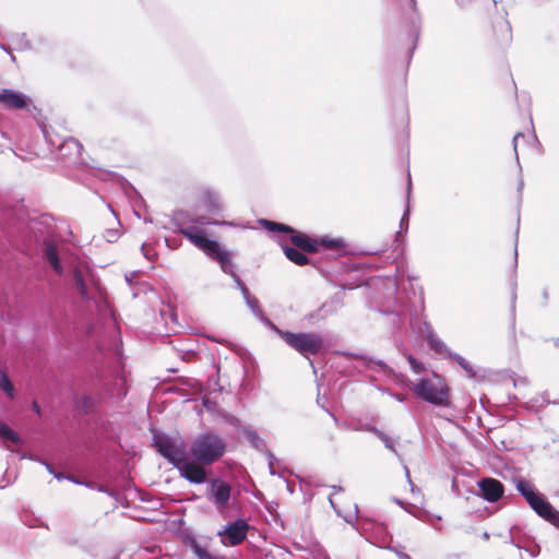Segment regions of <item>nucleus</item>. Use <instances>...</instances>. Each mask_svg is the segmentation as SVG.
<instances>
[{"label": "nucleus", "instance_id": "nucleus-16", "mask_svg": "<svg viewBox=\"0 0 559 559\" xmlns=\"http://www.w3.org/2000/svg\"><path fill=\"white\" fill-rule=\"evenodd\" d=\"M411 3H412V8L414 10L415 16L412 17L411 27H409V38L412 41V46L409 49L408 61L411 60L413 52L415 51V49L417 47L419 35H420V17L416 11V0H411Z\"/></svg>", "mask_w": 559, "mask_h": 559}, {"label": "nucleus", "instance_id": "nucleus-35", "mask_svg": "<svg viewBox=\"0 0 559 559\" xmlns=\"http://www.w3.org/2000/svg\"><path fill=\"white\" fill-rule=\"evenodd\" d=\"M411 369L414 373L419 374L425 371V366L421 361L417 360L412 354L407 355Z\"/></svg>", "mask_w": 559, "mask_h": 559}, {"label": "nucleus", "instance_id": "nucleus-31", "mask_svg": "<svg viewBox=\"0 0 559 559\" xmlns=\"http://www.w3.org/2000/svg\"><path fill=\"white\" fill-rule=\"evenodd\" d=\"M207 225L222 226V225H231V223L226 222V221L218 222V221L212 219L211 217H209L206 215H195L194 214V226L199 227V226H207Z\"/></svg>", "mask_w": 559, "mask_h": 559}, {"label": "nucleus", "instance_id": "nucleus-32", "mask_svg": "<svg viewBox=\"0 0 559 559\" xmlns=\"http://www.w3.org/2000/svg\"><path fill=\"white\" fill-rule=\"evenodd\" d=\"M192 552L195 555L198 559H225L224 557H214L212 556L206 548L202 547L199 543L193 542L191 544Z\"/></svg>", "mask_w": 559, "mask_h": 559}, {"label": "nucleus", "instance_id": "nucleus-41", "mask_svg": "<svg viewBox=\"0 0 559 559\" xmlns=\"http://www.w3.org/2000/svg\"><path fill=\"white\" fill-rule=\"evenodd\" d=\"M364 430L373 433L377 438H379L380 435H382L383 432L382 430H380L379 428L371 424L365 425Z\"/></svg>", "mask_w": 559, "mask_h": 559}, {"label": "nucleus", "instance_id": "nucleus-61", "mask_svg": "<svg viewBox=\"0 0 559 559\" xmlns=\"http://www.w3.org/2000/svg\"><path fill=\"white\" fill-rule=\"evenodd\" d=\"M0 48L10 53L9 48L7 46L0 44Z\"/></svg>", "mask_w": 559, "mask_h": 559}, {"label": "nucleus", "instance_id": "nucleus-4", "mask_svg": "<svg viewBox=\"0 0 559 559\" xmlns=\"http://www.w3.org/2000/svg\"><path fill=\"white\" fill-rule=\"evenodd\" d=\"M180 234L211 259L217 261L222 271H230V252L217 240L210 239L204 229L197 226L186 227Z\"/></svg>", "mask_w": 559, "mask_h": 559}, {"label": "nucleus", "instance_id": "nucleus-30", "mask_svg": "<svg viewBox=\"0 0 559 559\" xmlns=\"http://www.w3.org/2000/svg\"><path fill=\"white\" fill-rule=\"evenodd\" d=\"M0 390H2L9 399L14 397V385L5 371L0 369Z\"/></svg>", "mask_w": 559, "mask_h": 559}, {"label": "nucleus", "instance_id": "nucleus-6", "mask_svg": "<svg viewBox=\"0 0 559 559\" xmlns=\"http://www.w3.org/2000/svg\"><path fill=\"white\" fill-rule=\"evenodd\" d=\"M152 445L173 466L186 455L185 450L177 444L175 439L164 432H153Z\"/></svg>", "mask_w": 559, "mask_h": 559}, {"label": "nucleus", "instance_id": "nucleus-36", "mask_svg": "<svg viewBox=\"0 0 559 559\" xmlns=\"http://www.w3.org/2000/svg\"><path fill=\"white\" fill-rule=\"evenodd\" d=\"M63 148H73L75 150V154L79 155L81 153L82 145L78 140L69 138L63 142L61 150Z\"/></svg>", "mask_w": 559, "mask_h": 559}, {"label": "nucleus", "instance_id": "nucleus-34", "mask_svg": "<svg viewBox=\"0 0 559 559\" xmlns=\"http://www.w3.org/2000/svg\"><path fill=\"white\" fill-rule=\"evenodd\" d=\"M408 215H409V209L407 206L403 213L401 221H400V230L396 233V240L399 239L400 236L405 235L407 233L408 223H409Z\"/></svg>", "mask_w": 559, "mask_h": 559}, {"label": "nucleus", "instance_id": "nucleus-56", "mask_svg": "<svg viewBox=\"0 0 559 559\" xmlns=\"http://www.w3.org/2000/svg\"><path fill=\"white\" fill-rule=\"evenodd\" d=\"M404 469H405V474H406V477H407L408 483H409L411 485H413V483H412V480H411V477H409V471H408V467H407V466H405V467H404Z\"/></svg>", "mask_w": 559, "mask_h": 559}, {"label": "nucleus", "instance_id": "nucleus-45", "mask_svg": "<svg viewBox=\"0 0 559 559\" xmlns=\"http://www.w3.org/2000/svg\"><path fill=\"white\" fill-rule=\"evenodd\" d=\"M263 453H264V454L266 455V457H267V464H269V465H274V464H275V462L277 461V459L275 457V455H274L270 450H267V449H266Z\"/></svg>", "mask_w": 559, "mask_h": 559}, {"label": "nucleus", "instance_id": "nucleus-57", "mask_svg": "<svg viewBox=\"0 0 559 559\" xmlns=\"http://www.w3.org/2000/svg\"><path fill=\"white\" fill-rule=\"evenodd\" d=\"M331 488L333 489V491H343L344 490V488L342 486H336V485H333Z\"/></svg>", "mask_w": 559, "mask_h": 559}, {"label": "nucleus", "instance_id": "nucleus-3", "mask_svg": "<svg viewBox=\"0 0 559 559\" xmlns=\"http://www.w3.org/2000/svg\"><path fill=\"white\" fill-rule=\"evenodd\" d=\"M272 330L292 348L309 360L310 366L316 372V368L310 356L319 354L323 346V337L318 333L310 332H290L282 330L272 324Z\"/></svg>", "mask_w": 559, "mask_h": 559}, {"label": "nucleus", "instance_id": "nucleus-11", "mask_svg": "<svg viewBox=\"0 0 559 559\" xmlns=\"http://www.w3.org/2000/svg\"><path fill=\"white\" fill-rule=\"evenodd\" d=\"M31 103V98L22 92L12 88L0 90V105L5 109H25Z\"/></svg>", "mask_w": 559, "mask_h": 559}, {"label": "nucleus", "instance_id": "nucleus-26", "mask_svg": "<svg viewBox=\"0 0 559 559\" xmlns=\"http://www.w3.org/2000/svg\"><path fill=\"white\" fill-rule=\"evenodd\" d=\"M428 345L437 354H443L447 357H449V352H452L442 340H440L433 334H430L428 336Z\"/></svg>", "mask_w": 559, "mask_h": 559}, {"label": "nucleus", "instance_id": "nucleus-20", "mask_svg": "<svg viewBox=\"0 0 559 559\" xmlns=\"http://www.w3.org/2000/svg\"><path fill=\"white\" fill-rule=\"evenodd\" d=\"M380 312L386 316L393 317V323H396L404 317L407 312L406 305L404 302L399 301L394 298L392 306H388L386 308H380Z\"/></svg>", "mask_w": 559, "mask_h": 559}, {"label": "nucleus", "instance_id": "nucleus-23", "mask_svg": "<svg viewBox=\"0 0 559 559\" xmlns=\"http://www.w3.org/2000/svg\"><path fill=\"white\" fill-rule=\"evenodd\" d=\"M246 305L249 307L253 316H255L261 322L269 324L272 328L273 322H271L264 314L263 310L260 307L259 300L252 296L245 300Z\"/></svg>", "mask_w": 559, "mask_h": 559}, {"label": "nucleus", "instance_id": "nucleus-18", "mask_svg": "<svg viewBox=\"0 0 559 559\" xmlns=\"http://www.w3.org/2000/svg\"><path fill=\"white\" fill-rule=\"evenodd\" d=\"M281 247L283 249L285 257L290 262H293L297 265H300V266L307 265L309 263V259L306 255L304 250L296 248V247H292L287 243H282Z\"/></svg>", "mask_w": 559, "mask_h": 559}, {"label": "nucleus", "instance_id": "nucleus-62", "mask_svg": "<svg viewBox=\"0 0 559 559\" xmlns=\"http://www.w3.org/2000/svg\"><path fill=\"white\" fill-rule=\"evenodd\" d=\"M329 501H330V503H331L332 508H333L334 510H336V508H335V506H334V502H333V500H332V497H331V496L329 497Z\"/></svg>", "mask_w": 559, "mask_h": 559}, {"label": "nucleus", "instance_id": "nucleus-43", "mask_svg": "<svg viewBox=\"0 0 559 559\" xmlns=\"http://www.w3.org/2000/svg\"><path fill=\"white\" fill-rule=\"evenodd\" d=\"M16 37L19 38L17 45L20 49L29 48V43L25 39L26 35L24 33L16 35Z\"/></svg>", "mask_w": 559, "mask_h": 559}, {"label": "nucleus", "instance_id": "nucleus-48", "mask_svg": "<svg viewBox=\"0 0 559 559\" xmlns=\"http://www.w3.org/2000/svg\"><path fill=\"white\" fill-rule=\"evenodd\" d=\"M240 292H241V295L243 297V300H247V298L252 297V295L250 294L249 288L247 286L241 287Z\"/></svg>", "mask_w": 559, "mask_h": 559}, {"label": "nucleus", "instance_id": "nucleus-14", "mask_svg": "<svg viewBox=\"0 0 559 559\" xmlns=\"http://www.w3.org/2000/svg\"><path fill=\"white\" fill-rule=\"evenodd\" d=\"M289 239L294 247L304 250L305 252L314 253L318 252V240L311 238L305 233L297 231L293 228V231L288 233Z\"/></svg>", "mask_w": 559, "mask_h": 559}, {"label": "nucleus", "instance_id": "nucleus-8", "mask_svg": "<svg viewBox=\"0 0 559 559\" xmlns=\"http://www.w3.org/2000/svg\"><path fill=\"white\" fill-rule=\"evenodd\" d=\"M231 496V486L221 477L212 478L206 490V498L216 510L222 511L227 508Z\"/></svg>", "mask_w": 559, "mask_h": 559}, {"label": "nucleus", "instance_id": "nucleus-5", "mask_svg": "<svg viewBox=\"0 0 559 559\" xmlns=\"http://www.w3.org/2000/svg\"><path fill=\"white\" fill-rule=\"evenodd\" d=\"M414 394L435 406H450V389L447 384L438 388L429 379L420 378L416 384L412 386Z\"/></svg>", "mask_w": 559, "mask_h": 559}, {"label": "nucleus", "instance_id": "nucleus-19", "mask_svg": "<svg viewBox=\"0 0 559 559\" xmlns=\"http://www.w3.org/2000/svg\"><path fill=\"white\" fill-rule=\"evenodd\" d=\"M173 222L175 226L178 228V231L181 233V229L186 227H195L194 226V214H191L186 210H177L173 214Z\"/></svg>", "mask_w": 559, "mask_h": 559}, {"label": "nucleus", "instance_id": "nucleus-33", "mask_svg": "<svg viewBox=\"0 0 559 559\" xmlns=\"http://www.w3.org/2000/svg\"><path fill=\"white\" fill-rule=\"evenodd\" d=\"M379 440H381L384 444V447L390 450L391 452H393L396 456H400L397 450H396V441L391 438L390 436H388L385 432H382V435H380V437L378 438Z\"/></svg>", "mask_w": 559, "mask_h": 559}, {"label": "nucleus", "instance_id": "nucleus-25", "mask_svg": "<svg viewBox=\"0 0 559 559\" xmlns=\"http://www.w3.org/2000/svg\"><path fill=\"white\" fill-rule=\"evenodd\" d=\"M448 358H450L453 361H455L466 372L468 378H475L476 377V371H475L474 367L463 356H461V355H459V354H456L454 352H449V357Z\"/></svg>", "mask_w": 559, "mask_h": 559}, {"label": "nucleus", "instance_id": "nucleus-53", "mask_svg": "<svg viewBox=\"0 0 559 559\" xmlns=\"http://www.w3.org/2000/svg\"><path fill=\"white\" fill-rule=\"evenodd\" d=\"M67 477H69V475L64 474V473H57L55 474V478L58 479V480H61V479H67Z\"/></svg>", "mask_w": 559, "mask_h": 559}, {"label": "nucleus", "instance_id": "nucleus-24", "mask_svg": "<svg viewBox=\"0 0 559 559\" xmlns=\"http://www.w3.org/2000/svg\"><path fill=\"white\" fill-rule=\"evenodd\" d=\"M76 404L78 408L85 415L93 414L97 408V401L87 394L81 396Z\"/></svg>", "mask_w": 559, "mask_h": 559}, {"label": "nucleus", "instance_id": "nucleus-55", "mask_svg": "<svg viewBox=\"0 0 559 559\" xmlns=\"http://www.w3.org/2000/svg\"><path fill=\"white\" fill-rule=\"evenodd\" d=\"M355 287H356V286H355V285H353V284H343V285H342V288H343V289H354Z\"/></svg>", "mask_w": 559, "mask_h": 559}, {"label": "nucleus", "instance_id": "nucleus-42", "mask_svg": "<svg viewBox=\"0 0 559 559\" xmlns=\"http://www.w3.org/2000/svg\"><path fill=\"white\" fill-rule=\"evenodd\" d=\"M520 138H524V134L522 132H516L513 136V148H514L515 158H516L518 163H519L518 141Z\"/></svg>", "mask_w": 559, "mask_h": 559}, {"label": "nucleus", "instance_id": "nucleus-60", "mask_svg": "<svg viewBox=\"0 0 559 559\" xmlns=\"http://www.w3.org/2000/svg\"><path fill=\"white\" fill-rule=\"evenodd\" d=\"M411 187H412L411 175L408 174V185H407L408 192L411 191Z\"/></svg>", "mask_w": 559, "mask_h": 559}, {"label": "nucleus", "instance_id": "nucleus-40", "mask_svg": "<svg viewBox=\"0 0 559 559\" xmlns=\"http://www.w3.org/2000/svg\"><path fill=\"white\" fill-rule=\"evenodd\" d=\"M141 251L143 255L150 261H152L156 257L155 251L153 249H150L146 243H142Z\"/></svg>", "mask_w": 559, "mask_h": 559}, {"label": "nucleus", "instance_id": "nucleus-12", "mask_svg": "<svg viewBox=\"0 0 559 559\" xmlns=\"http://www.w3.org/2000/svg\"><path fill=\"white\" fill-rule=\"evenodd\" d=\"M345 356H350L354 358H358L364 360L365 367L371 370H374L383 376H395L399 380H404L405 376L397 374L393 368H391L385 361L381 359H376L373 357L362 355V354H354V353H343Z\"/></svg>", "mask_w": 559, "mask_h": 559}, {"label": "nucleus", "instance_id": "nucleus-63", "mask_svg": "<svg viewBox=\"0 0 559 559\" xmlns=\"http://www.w3.org/2000/svg\"><path fill=\"white\" fill-rule=\"evenodd\" d=\"M554 345H555V347H559V338L554 340Z\"/></svg>", "mask_w": 559, "mask_h": 559}, {"label": "nucleus", "instance_id": "nucleus-10", "mask_svg": "<svg viewBox=\"0 0 559 559\" xmlns=\"http://www.w3.org/2000/svg\"><path fill=\"white\" fill-rule=\"evenodd\" d=\"M478 496L488 502H497L504 493L503 484L492 477L481 478L477 481Z\"/></svg>", "mask_w": 559, "mask_h": 559}, {"label": "nucleus", "instance_id": "nucleus-52", "mask_svg": "<svg viewBox=\"0 0 559 559\" xmlns=\"http://www.w3.org/2000/svg\"><path fill=\"white\" fill-rule=\"evenodd\" d=\"M395 554L400 559H412L411 556L407 555L406 552L395 550Z\"/></svg>", "mask_w": 559, "mask_h": 559}, {"label": "nucleus", "instance_id": "nucleus-38", "mask_svg": "<svg viewBox=\"0 0 559 559\" xmlns=\"http://www.w3.org/2000/svg\"><path fill=\"white\" fill-rule=\"evenodd\" d=\"M230 271H223L224 273L226 274H229L233 280L235 281L237 287L239 288V290H241V287H245L246 284L241 281V278L236 274L235 270H234V264H233V261L230 260V266H229Z\"/></svg>", "mask_w": 559, "mask_h": 559}, {"label": "nucleus", "instance_id": "nucleus-1", "mask_svg": "<svg viewBox=\"0 0 559 559\" xmlns=\"http://www.w3.org/2000/svg\"><path fill=\"white\" fill-rule=\"evenodd\" d=\"M513 483L530 508L543 520L559 530V511L554 508L546 496L523 477L513 478Z\"/></svg>", "mask_w": 559, "mask_h": 559}, {"label": "nucleus", "instance_id": "nucleus-2", "mask_svg": "<svg viewBox=\"0 0 559 559\" xmlns=\"http://www.w3.org/2000/svg\"><path fill=\"white\" fill-rule=\"evenodd\" d=\"M226 452L225 440L215 431L207 430L197 436L190 445L191 457L200 465H212Z\"/></svg>", "mask_w": 559, "mask_h": 559}, {"label": "nucleus", "instance_id": "nucleus-21", "mask_svg": "<svg viewBox=\"0 0 559 559\" xmlns=\"http://www.w3.org/2000/svg\"><path fill=\"white\" fill-rule=\"evenodd\" d=\"M73 280H74L75 288H76L78 293L80 294V296L83 299L88 300L91 298L88 295V287H87V284H86V281H85V277H84L82 271L78 267H75L73 271Z\"/></svg>", "mask_w": 559, "mask_h": 559}, {"label": "nucleus", "instance_id": "nucleus-46", "mask_svg": "<svg viewBox=\"0 0 559 559\" xmlns=\"http://www.w3.org/2000/svg\"><path fill=\"white\" fill-rule=\"evenodd\" d=\"M516 284L514 283L512 295H511V311L514 314L515 312V301H516V290H515Z\"/></svg>", "mask_w": 559, "mask_h": 559}, {"label": "nucleus", "instance_id": "nucleus-37", "mask_svg": "<svg viewBox=\"0 0 559 559\" xmlns=\"http://www.w3.org/2000/svg\"><path fill=\"white\" fill-rule=\"evenodd\" d=\"M230 271H223L224 273L226 274H229L233 280L235 281L237 287L239 288V290H241V287H245L246 284L241 281V278L236 274L235 270H234V264H233V261L230 260V266H229Z\"/></svg>", "mask_w": 559, "mask_h": 559}, {"label": "nucleus", "instance_id": "nucleus-54", "mask_svg": "<svg viewBox=\"0 0 559 559\" xmlns=\"http://www.w3.org/2000/svg\"><path fill=\"white\" fill-rule=\"evenodd\" d=\"M136 274H138L136 272H132L130 275H126V281H127L128 283H131V282H132V278H133L134 276H136Z\"/></svg>", "mask_w": 559, "mask_h": 559}, {"label": "nucleus", "instance_id": "nucleus-15", "mask_svg": "<svg viewBox=\"0 0 559 559\" xmlns=\"http://www.w3.org/2000/svg\"><path fill=\"white\" fill-rule=\"evenodd\" d=\"M44 257L49 262V264L51 265L52 270L58 275H61L62 272H63V267H62V264H61V261H60V257H59V252H58V247H57V245L53 241L48 240V239H46L44 241Z\"/></svg>", "mask_w": 559, "mask_h": 559}, {"label": "nucleus", "instance_id": "nucleus-44", "mask_svg": "<svg viewBox=\"0 0 559 559\" xmlns=\"http://www.w3.org/2000/svg\"><path fill=\"white\" fill-rule=\"evenodd\" d=\"M477 0H455V3L461 9H466L474 4Z\"/></svg>", "mask_w": 559, "mask_h": 559}, {"label": "nucleus", "instance_id": "nucleus-28", "mask_svg": "<svg viewBox=\"0 0 559 559\" xmlns=\"http://www.w3.org/2000/svg\"><path fill=\"white\" fill-rule=\"evenodd\" d=\"M260 223L262 226L269 230V231H275V233H284L288 234L289 231H293V227L289 225L277 223L269 219H261Z\"/></svg>", "mask_w": 559, "mask_h": 559}, {"label": "nucleus", "instance_id": "nucleus-27", "mask_svg": "<svg viewBox=\"0 0 559 559\" xmlns=\"http://www.w3.org/2000/svg\"><path fill=\"white\" fill-rule=\"evenodd\" d=\"M245 436L250 444L259 452H264L266 450L265 441L261 439L254 430L246 429Z\"/></svg>", "mask_w": 559, "mask_h": 559}, {"label": "nucleus", "instance_id": "nucleus-50", "mask_svg": "<svg viewBox=\"0 0 559 559\" xmlns=\"http://www.w3.org/2000/svg\"><path fill=\"white\" fill-rule=\"evenodd\" d=\"M523 188H524V180H523V178H520L518 181V187H516L519 195L522 194Z\"/></svg>", "mask_w": 559, "mask_h": 559}, {"label": "nucleus", "instance_id": "nucleus-59", "mask_svg": "<svg viewBox=\"0 0 559 559\" xmlns=\"http://www.w3.org/2000/svg\"><path fill=\"white\" fill-rule=\"evenodd\" d=\"M269 471H270V474L271 475H277L275 468H274V465H269Z\"/></svg>", "mask_w": 559, "mask_h": 559}, {"label": "nucleus", "instance_id": "nucleus-47", "mask_svg": "<svg viewBox=\"0 0 559 559\" xmlns=\"http://www.w3.org/2000/svg\"><path fill=\"white\" fill-rule=\"evenodd\" d=\"M117 237H118L117 230H114V229L107 230V241L112 242L117 239Z\"/></svg>", "mask_w": 559, "mask_h": 559}, {"label": "nucleus", "instance_id": "nucleus-51", "mask_svg": "<svg viewBox=\"0 0 559 559\" xmlns=\"http://www.w3.org/2000/svg\"><path fill=\"white\" fill-rule=\"evenodd\" d=\"M67 480H70L71 483H74V484H79V485H85L83 481L79 480L75 476L73 475H69V477H67Z\"/></svg>", "mask_w": 559, "mask_h": 559}, {"label": "nucleus", "instance_id": "nucleus-29", "mask_svg": "<svg viewBox=\"0 0 559 559\" xmlns=\"http://www.w3.org/2000/svg\"><path fill=\"white\" fill-rule=\"evenodd\" d=\"M0 438L16 444L21 442L19 433L4 423H0Z\"/></svg>", "mask_w": 559, "mask_h": 559}, {"label": "nucleus", "instance_id": "nucleus-49", "mask_svg": "<svg viewBox=\"0 0 559 559\" xmlns=\"http://www.w3.org/2000/svg\"><path fill=\"white\" fill-rule=\"evenodd\" d=\"M518 235H519V228L516 229V233H515V248H514L515 266L518 265Z\"/></svg>", "mask_w": 559, "mask_h": 559}, {"label": "nucleus", "instance_id": "nucleus-7", "mask_svg": "<svg viewBox=\"0 0 559 559\" xmlns=\"http://www.w3.org/2000/svg\"><path fill=\"white\" fill-rule=\"evenodd\" d=\"M249 528V523L245 519L238 518L235 521L227 522L222 530L217 532V535L221 538L222 545L235 547L247 539Z\"/></svg>", "mask_w": 559, "mask_h": 559}, {"label": "nucleus", "instance_id": "nucleus-39", "mask_svg": "<svg viewBox=\"0 0 559 559\" xmlns=\"http://www.w3.org/2000/svg\"><path fill=\"white\" fill-rule=\"evenodd\" d=\"M379 390L382 393L389 394L391 397H393L394 400H396L400 403H404L407 400V395L401 394V393H396V392H392L390 389L382 388V389H379Z\"/></svg>", "mask_w": 559, "mask_h": 559}, {"label": "nucleus", "instance_id": "nucleus-9", "mask_svg": "<svg viewBox=\"0 0 559 559\" xmlns=\"http://www.w3.org/2000/svg\"><path fill=\"white\" fill-rule=\"evenodd\" d=\"M206 466L207 465L198 464L192 457L189 460L187 454L179 460V463L174 465V467L179 472L180 477L195 485H201L206 481Z\"/></svg>", "mask_w": 559, "mask_h": 559}, {"label": "nucleus", "instance_id": "nucleus-13", "mask_svg": "<svg viewBox=\"0 0 559 559\" xmlns=\"http://www.w3.org/2000/svg\"><path fill=\"white\" fill-rule=\"evenodd\" d=\"M200 201L207 213L213 215H218L223 211V203L221 200V195L217 191L213 189H205L202 191L200 195Z\"/></svg>", "mask_w": 559, "mask_h": 559}, {"label": "nucleus", "instance_id": "nucleus-17", "mask_svg": "<svg viewBox=\"0 0 559 559\" xmlns=\"http://www.w3.org/2000/svg\"><path fill=\"white\" fill-rule=\"evenodd\" d=\"M318 240V249L323 248L325 250H332L337 252L338 254H345L346 251V242L343 238H332L328 236L320 237Z\"/></svg>", "mask_w": 559, "mask_h": 559}, {"label": "nucleus", "instance_id": "nucleus-64", "mask_svg": "<svg viewBox=\"0 0 559 559\" xmlns=\"http://www.w3.org/2000/svg\"><path fill=\"white\" fill-rule=\"evenodd\" d=\"M287 490H288L289 492H294V489H293V487H292L289 484H287Z\"/></svg>", "mask_w": 559, "mask_h": 559}, {"label": "nucleus", "instance_id": "nucleus-58", "mask_svg": "<svg viewBox=\"0 0 559 559\" xmlns=\"http://www.w3.org/2000/svg\"><path fill=\"white\" fill-rule=\"evenodd\" d=\"M41 463L46 466V468H47V471H48V472H50L51 469H53V466H52L51 464H49V463H47V462H44V461H43Z\"/></svg>", "mask_w": 559, "mask_h": 559}, {"label": "nucleus", "instance_id": "nucleus-22", "mask_svg": "<svg viewBox=\"0 0 559 559\" xmlns=\"http://www.w3.org/2000/svg\"><path fill=\"white\" fill-rule=\"evenodd\" d=\"M338 307V302L335 300H330L324 302L316 312L311 313L310 318L316 320L324 319L336 312Z\"/></svg>", "mask_w": 559, "mask_h": 559}]
</instances>
